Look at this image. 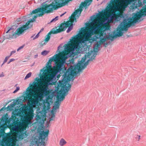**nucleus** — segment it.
<instances>
[{"label":"nucleus","mask_w":146,"mask_h":146,"mask_svg":"<svg viewBox=\"0 0 146 146\" xmlns=\"http://www.w3.org/2000/svg\"><path fill=\"white\" fill-rule=\"evenodd\" d=\"M8 120V118L7 117L6 115H5L3 117V118L1 120V121H2L4 123H5L6 121Z\"/></svg>","instance_id":"7c9ffc66"},{"label":"nucleus","mask_w":146,"mask_h":146,"mask_svg":"<svg viewBox=\"0 0 146 146\" xmlns=\"http://www.w3.org/2000/svg\"><path fill=\"white\" fill-rule=\"evenodd\" d=\"M58 16H56L55 18L53 19L49 23H51L52 22H53L57 20L58 19Z\"/></svg>","instance_id":"ea45409f"},{"label":"nucleus","mask_w":146,"mask_h":146,"mask_svg":"<svg viewBox=\"0 0 146 146\" xmlns=\"http://www.w3.org/2000/svg\"><path fill=\"white\" fill-rule=\"evenodd\" d=\"M31 20H30L29 21H27L25 25H23V27H19L17 28L15 32L13 34L11 32H9L10 30L13 29L12 28H10L6 32V33L3 34L4 35H3L4 39L2 42H3L5 39H10L11 38H15L17 36L21 35L24 33L25 30H26L33 26V24L30 23V22L32 21Z\"/></svg>","instance_id":"423d86ee"},{"label":"nucleus","mask_w":146,"mask_h":146,"mask_svg":"<svg viewBox=\"0 0 146 146\" xmlns=\"http://www.w3.org/2000/svg\"><path fill=\"white\" fill-rule=\"evenodd\" d=\"M106 38L101 37L100 35H95L93 38V41L99 42L100 44L104 43L106 40Z\"/></svg>","instance_id":"dca6fc26"},{"label":"nucleus","mask_w":146,"mask_h":146,"mask_svg":"<svg viewBox=\"0 0 146 146\" xmlns=\"http://www.w3.org/2000/svg\"><path fill=\"white\" fill-rule=\"evenodd\" d=\"M66 13V12H65V13H63V14H62L61 15H60V17H62V16H63V15H64V14H65V13Z\"/></svg>","instance_id":"69168bd1"},{"label":"nucleus","mask_w":146,"mask_h":146,"mask_svg":"<svg viewBox=\"0 0 146 146\" xmlns=\"http://www.w3.org/2000/svg\"><path fill=\"white\" fill-rule=\"evenodd\" d=\"M64 49L65 50H70V47L69 46L66 45L64 47Z\"/></svg>","instance_id":"de8ad7c7"},{"label":"nucleus","mask_w":146,"mask_h":146,"mask_svg":"<svg viewBox=\"0 0 146 146\" xmlns=\"http://www.w3.org/2000/svg\"><path fill=\"white\" fill-rule=\"evenodd\" d=\"M48 36H50V35H51V33H50V32H49L48 33Z\"/></svg>","instance_id":"338daca9"},{"label":"nucleus","mask_w":146,"mask_h":146,"mask_svg":"<svg viewBox=\"0 0 146 146\" xmlns=\"http://www.w3.org/2000/svg\"><path fill=\"white\" fill-rule=\"evenodd\" d=\"M45 104H46V105L47 106V107L49 106L50 105V104L48 102H45V103L44 104V106L45 107H46V106H45Z\"/></svg>","instance_id":"8fccbe9b"},{"label":"nucleus","mask_w":146,"mask_h":146,"mask_svg":"<svg viewBox=\"0 0 146 146\" xmlns=\"http://www.w3.org/2000/svg\"><path fill=\"white\" fill-rule=\"evenodd\" d=\"M12 54H11V53H10V55L9 56H8L9 57V58L12 55Z\"/></svg>","instance_id":"774afa93"},{"label":"nucleus","mask_w":146,"mask_h":146,"mask_svg":"<svg viewBox=\"0 0 146 146\" xmlns=\"http://www.w3.org/2000/svg\"><path fill=\"white\" fill-rule=\"evenodd\" d=\"M43 30H44L43 28L41 29L39 32H40V33L41 32H42V31H43Z\"/></svg>","instance_id":"0e129e2a"},{"label":"nucleus","mask_w":146,"mask_h":146,"mask_svg":"<svg viewBox=\"0 0 146 146\" xmlns=\"http://www.w3.org/2000/svg\"><path fill=\"white\" fill-rule=\"evenodd\" d=\"M2 133L0 132V146H15V144L13 143V140L11 138L8 139H3L1 141V136Z\"/></svg>","instance_id":"1a4fd4ad"},{"label":"nucleus","mask_w":146,"mask_h":146,"mask_svg":"<svg viewBox=\"0 0 146 146\" xmlns=\"http://www.w3.org/2000/svg\"><path fill=\"white\" fill-rule=\"evenodd\" d=\"M32 73L31 72H29V73L27 74L25 77V78L24 79L25 80L26 79L29 77H30Z\"/></svg>","instance_id":"c9c22d12"},{"label":"nucleus","mask_w":146,"mask_h":146,"mask_svg":"<svg viewBox=\"0 0 146 146\" xmlns=\"http://www.w3.org/2000/svg\"><path fill=\"white\" fill-rule=\"evenodd\" d=\"M15 105V104L14 103H11L10 104L7 106V108L10 109L11 108H12L13 106Z\"/></svg>","instance_id":"473e14b6"},{"label":"nucleus","mask_w":146,"mask_h":146,"mask_svg":"<svg viewBox=\"0 0 146 146\" xmlns=\"http://www.w3.org/2000/svg\"><path fill=\"white\" fill-rule=\"evenodd\" d=\"M88 38H87L86 37H85L83 38L82 39L81 41V43H85L87 40H88Z\"/></svg>","instance_id":"f704fd0d"},{"label":"nucleus","mask_w":146,"mask_h":146,"mask_svg":"<svg viewBox=\"0 0 146 146\" xmlns=\"http://www.w3.org/2000/svg\"><path fill=\"white\" fill-rule=\"evenodd\" d=\"M59 104L58 102H57L55 106H53L52 108L53 110L55 111L58 108H59Z\"/></svg>","instance_id":"cd10ccee"},{"label":"nucleus","mask_w":146,"mask_h":146,"mask_svg":"<svg viewBox=\"0 0 146 146\" xmlns=\"http://www.w3.org/2000/svg\"><path fill=\"white\" fill-rule=\"evenodd\" d=\"M118 2L117 1H115V0H111L110 1V5H111L112 3H116Z\"/></svg>","instance_id":"58836bf2"},{"label":"nucleus","mask_w":146,"mask_h":146,"mask_svg":"<svg viewBox=\"0 0 146 146\" xmlns=\"http://www.w3.org/2000/svg\"><path fill=\"white\" fill-rule=\"evenodd\" d=\"M85 4L84 3H82L80 5L79 8L78 9L76 10L74 13V14L72 15L70 19L71 20H73V21H72L73 22L74 21L76 22L77 17H79L80 16L81 12L83 10V7L84 6Z\"/></svg>","instance_id":"6e6552de"},{"label":"nucleus","mask_w":146,"mask_h":146,"mask_svg":"<svg viewBox=\"0 0 146 146\" xmlns=\"http://www.w3.org/2000/svg\"><path fill=\"white\" fill-rule=\"evenodd\" d=\"M142 10L137 12L136 13H134L132 18L128 17L125 15L119 13L116 15L115 20L117 21L123 20L120 24L119 31L117 33H111L109 37V39L111 40L114 38L121 36L123 35L124 31H126L127 28L130 27L132 25H134L138 21V19L142 18L146 15V0H142Z\"/></svg>","instance_id":"f257e3e1"},{"label":"nucleus","mask_w":146,"mask_h":146,"mask_svg":"<svg viewBox=\"0 0 146 146\" xmlns=\"http://www.w3.org/2000/svg\"><path fill=\"white\" fill-rule=\"evenodd\" d=\"M82 33L79 32L76 35L74 36L71 38L72 39H70L71 41H73L74 43L76 42L77 40L82 37Z\"/></svg>","instance_id":"a211bd4d"},{"label":"nucleus","mask_w":146,"mask_h":146,"mask_svg":"<svg viewBox=\"0 0 146 146\" xmlns=\"http://www.w3.org/2000/svg\"><path fill=\"white\" fill-rule=\"evenodd\" d=\"M24 131L23 129L22 128L17 132V134L19 139H23L24 137L25 133L24 132Z\"/></svg>","instance_id":"6ab92c4d"},{"label":"nucleus","mask_w":146,"mask_h":146,"mask_svg":"<svg viewBox=\"0 0 146 146\" xmlns=\"http://www.w3.org/2000/svg\"><path fill=\"white\" fill-rule=\"evenodd\" d=\"M60 55L59 54H57L51 57L49 60L48 62L47 63L46 68L49 69L51 68V62L53 60L55 62L58 61L59 60Z\"/></svg>","instance_id":"ddd939ff"},{"label":"nucleus","mask_w":146,"mask_h":146,"mask_svg":"<svg viewBox=\"0 0 146 146\" xmlns=\"http://www.w3.org/2000/svg\"><path fill=\"white\" fill-rule=\"evenodd\" d=\"M68 92L66 90L64 89L60 90L59 91V96L57 99V100L60 102L64 100L65 98V96H66L68 94Z\"/></svg>","instance_id":"4468645a"},{"label":"nucleus","mask_w":146,"mask_h":146,"mask_svg":"<svg viewBox=\"0 0 146 146\" xmlns=\"http://www.w3.org/2000/svg\"><path fill=\"white\" fill-rule=\"evenodd\" d=\"M53 117H51L49 119V121H52L54 120V118Z\"/></svg>","instance_id":"4d7b16f0"},{"label":"nucleus","mask_w":146,"mask_h":146,"mask_svg":"<svg viewBox=\"0 0 146 146\" xmlns=\"http://www.w3.org/2000/svg\"><path fill=\"white\" fill-rule=\"evenodd\" d=\"M125 3L128 5L133 4L135 8L140 7L142 5V0H126Z\"/></svg>","instance_id":"f8f14e48"},{"label":"nucleus","mask_w":146,"mask_h":146,"mask_svg":"<svg viewBox=\"0 0 146 146\" xmlns=\"http://www.w3.org/2000/svg\"><path fill=\"white\" fill-rule=\"evenodd\" d=\"M72 21H73V20H72ZM76 22H75L74 21L73 22L71 19H70L69 21L67 22L66 23H68L69 24V26L70 25L66 31V32L67 33H69L72 29L73 25H75V23Z\"/></svg>","instance_id":"f3484780"},{"label":"nucleus","mask_w":146,"mask_h":146,"mask_svg":"<svg viewBox=\"0 0 146 146\" xmlns=\"http://www.w3.org/2000/svg\"><path fill=\"white\" fill-rule=\"evenodd\" d=\"M49 52L48 51L44 50L41 53V54L43 56H46Z\"/></svg>","instance_id":"2f4dec72"},{"label":"nucleus","mask_w":146,"mask_h":146,"mask_svg":"<svg viewBox=\"0 0 146 146\" xmlns=\"http://www.w3.org/2000/svg\"><path fill=\"white\" fill-rule=\"evenodd\" d=\"M66 62V59H64L61 60L58 64H64V65L62 68V69L58 74L60 76V77L62 75L63 78L62 80H59V84L58 86H59L60 87H61L60 90L64 89V90H66V91H68L70 89L71 85L68 81H70L71 79L72 81H73L74 78V76L77 75L78 73L74 72L73 71H72L69 68L66 70V68L64 66Z\"/></svg>","instance_id":"20e7f679"},{"label":"nucleus","mask_w":146,"mask_h":146,"mask_svg":"<svg viewBox=\"0 0 146 146\" xmlns=\"http://www.w3.org/2000/svg\"><path fill=\"white\" fill-rule=\"evenodd\" d=\"M18 120H19L17 121L16 120V124L17 125L19 128L20 127H23L24 125V123L22 120L20 119V121L19 119Z\"/></svg>","instance_id":"393cba45"},{"label":"nucleus","mask_w":146,"mask_h":146,"mask_svg":"<svg viewBox=\"0 0 146 146\" xmlns=\"http://www.w3.org/2000/svg\"><path fill=\"white\" fill-rule=\"evenodd\" d=\"M121 7V5H115L113 6V7L114 9H118V8H120Z\"/></svg>","instance_id":"4c0bfd02"},{"label":"nucleus","mask_w":146,"mask_h":146,"mask_svg":"<svg viewBox=\"0 0 146 146\" xmlns=\"http://www.w3.org/2000/svg\"><path fill=\"white\" fill-rule=\"evenodd\" d=\"M74 52L73 51H72L71 53H70V55L71 56H74V54L73 53H74Z\"/></svg>","instance_id":"052dcab7"},{"label":"nucleus","mask_w":146,"mask_h":146,"mask_svg":"<svg viewBox=\"0 0 146 146\" xmlns=\"http://www.w3.org/2000/svg\"><path fill=\"white\" fill-rule=\"evenodd\" d=\"M95 15H93L91 17V19L92 20H93L95 19Z\"/></svg>","instance_id":"6e6d98bb"},{"label":"nucleus","mask_w":146,"mask_h":146,"mask_svg":"<svg viewBox=\"0 0 146 146\" xmlns=\"http://www.w3.org/2000/svg\"><path fill=\"white\" fill-rule=\"evenodd\" d=\"M33 118L32 116L28 114H25L21 117V120H22L25 124H31L32 122L30 120Z\"/></svg>","instance_id":"9d476101"},{"label":"nucleus","mask_w":146,"mask_h":146,"mask_svg":"<svg viewBox=\"0 0 146 146\" xmlns=\"http://www.w3.org/2000/svg\"><path fill=\"white\" fill-rule=\"evenodd\" d=\"M88 32L89 34H91V36H92L94 33V30L92 29H90L89 30Z\"/></svg>","instance_id":"e433bc0d"},{"label":"nucleus","mask_w":146,"mask_h":146,"mask_svg":"<svg viewBox=\"0 0 146 146\" xmlns=\"http://www.w3.org/2000/svg\"><path fill=\"white\" fill-rule=\"evenodd\" d=\"M38 81V77L36 78L35 79L34 81L32 83L29 84V86L26 90L25 93V98L27 99H30L32 96L36 98L37 96L35 93L36 92V89L38 87V85H40Z\"/></svg>","instance_id":"0eeeda50"},{"label":"nucleus","mask_w":146,"mask_h":146,"mask_svg":"<svg viewBox=\"0 0 146 146\" xmlns=\"http://www.w3.org/2000/svg\"><path fill=\"white\" fill-rule=\"evenodd\" d=\"M63 64H58L48 77H44L43 75H41L40 76V79L38 78L40 85L43 87L40 89L41 92L45 94H46L49 90L48 88L49 85L54 84L56 81V78L58 79L60 77V76L58 74L62 69Z\"/></svg>","instance_id":"7ed1b4c3"},{"label":"nucleus","mask_w":146,"mask_h":146,"mask_svg":"<svg viewBox=\"0 0 146 146\" xmlns=\"http://www.w3.org/2000/svg\"><path fill=\"white\" fill-rule=\"evenodd\" d=\"M66 143V141L63 139H61L60 141L59 144L60 146H63Z\"/></svg>","instance_id":"bb28decb"},{"label":"nucleus","mask_w":146,"mask_h":146,"mask_svg":"<svg viewBox=\"0 0 146 146\" xmlns=\"http://www.w3.org/2000/svg\"><path fill=\"white\" fill-rule=\"evenodd\" d=\"M20 128L16 124L14 125V126L12 128V130L16 132L18 131V130H19Z\"/></svg>","instance_id":"a878e982"},{"label":"nucleus","mask_w":146,"mask_h":146,"mask_svg":"<svg viewBox=\"0 0 146 146\" xmlns=\"http://www.w3.org/2000/svg\"><path fill=\"white\" fill-rule=\"evenodd\" d=\"M30 102H31L30 106L32 107L38 105V99L36 98L35 100L33 98H32L30 100Z\"/></svg>","instance_id":"4be33fe9"},{"label":"nucleus","mask_w":146,"mask_h":146,"mask_svg":"<svg viewBox=\"0 0 146 146\" xmlns=\"http://www.w3.org/2000/svg\"><path fill=\"white\" fill-rule=\"evenodd\" d=\"M38 54H36L34 56V58H36L38 57Z\"/></svg>","instance_id":"e2e57ef3"},{"label":"nucleus","mask_w":146,"mask_h":146,"mask_svg":"<svg viewBox=\"0 0 146 146\" xmlns=\"http://www.w3.org/2000/svg\"><path fill=\"white\" fill-rule=\"evenodd\" d=\"M24 46V45H23L22 46L19 47L17 49V51H19L20 50L23 48Z\"/></svg>","instance_id":"603ef678"},{"label":"nucleus","mask_w":146,"mask_h":146,"mask_svg":"<svg viewBox=\"0 0 146 146\" xmlns=\"http://www.w3.org/2000/svg\"><path fill=\"white\" fill-rule=\"evenodd\" d=\"M69 26V24L68 23H63L62 24L59 28L56 29H54L51 32L54 34H56L60 33L62 31H65L67 27Z\"/></svg>","instance_id":"9b49d317"},{"label":"nucleus","mask_w":146,"mask_h":146,"mask_svg":"<svg viewBox=\"0 0 146 146\" xmlns=\"http://www.w3.org/2000/svg\"><path fill=\"white\" fill-rule=\"evenodd\" d=\"M4 74L2 72L1 74H0V77H4Z\"/></svg>","instance_id":"5fc2aeb1"},{"label":"nucleus","mask_w":146,"mask_h":146,"mask_svg":"<svg viewBox=\"0 0 146 146\" xmlns=\"http://www.w3.org/2000/svg\"><path fill=\"white\" fill-rule=\"evenodd\" d=\"M9 58V56H7L5 58V59L4 60V61H3V64H2V65H1V66H2L6 62H7V60H8V59Z\"/></svg>","instance_id":"a19ab883"},{"label":"nucleus","mask_w":146,"mask_h":146,"mask_svg":"<svg viewBox=\"0 0 146 146\" xmlns=\"http://www.w3.org/2000/svg\"><path fill=\"white\" fill-rule=\"evenodd\" d=\"M137 136L138 137H135V139H138V141H139L140 139L141 136L137 135Z\"/></svg>","instance_id":"3c124183"},{"label":"nucleus","mask_w":146,"mask_h":146,"mask_svg":"<svg viewBox=\"0 0 146 146\" xmlns=\"http://www.w3.org/2000/svg\"><path fill=\"white\" fill-rule=\"evenodd\" d=\"M15 60V59L14 58H11L10 60V62H11L14 61Z\"/></svg>","instance_id":"680f3d73"},{"label":"nucleus","mask_w":146,"mask_h":146,"mask_svg":"<svg viewBox=\"0 0 146 146\" xmlns=\"http://www.w3.org/2000/svg\"><path fill=\"white\" fill-rule=\"evenodd\" d=\"M46 38H45V40L46 42H48L50 39V36L47 35L46 36Z\"/></svg>","instance_id":"c03bdc74"},{"label":"nucleus","mask_w":146,"mask_h":146,"mask_svg":"<svg viewBox=\"0 0 146 146\" xmlns=\"http://www.w3.org/2000/svg\"><path fill=\"white\" fill-rule=\"evenodd\" d=\"M91 36V34H90L88 32L85 34V37H86L87 38H88L89 37Z\"/></svg>","instance_id":"37998d69"},{"label":"nucleus","mask_w":146,"mask_h":146,"mask_svg":"<svg viewBox=\"0 0 146 146\" xmlns=\"http://www.w3.org/2000/svg\"><path fill=\"white\" fill-rule=\"evenodd\" d=\"M16 51L15 50L12 51L11 52V53L12 54L16 52Z\"/></svg>","instance_id":"bf43d9fd"},{"label":"nucleus","mask_w":146,"mask_h":146,"mask_svg":"<svg viewBox=\"0 0 146 146\" xmlns=\"http://www.w3.org/2000/svg\"><path fill=\"white\" fill-rule=\"evenodd\" d=\"M81 42H77L73 45H71L73 48L75 49H80V48Z\"/></svg>","instance_id":"5701e85b"},{"label":"nucleus","mask_w":146,"mask_h":146,"mask_svg":"<svg viewBox=\"0 0 146 146\" xmlns=\"http://www.w3.org/2000/svg\"><path fill=\"white\" fill-rule=\"evenodd\" d=\"M21 99H19L16 100L15 101V102L17 104H22L23 103L22 102H21Z\"/></svg>","instance_id":"a18cd8bd"},{"label":"nucleus","mask_w":146,"mask_h":146,"mask_svg":"<svg viewBox=\"0 0 146 146\" xmlns=\"http://www.w3.org/2000/svg\"><path fill=\"white\" fill-rule=\"evenodd\" d=\"M49 133V131L48 130L46 131H42L40 133V136L39 137V139H41V142L42 143L43 145H44L45 144V142L44 141V139L46 138V136H47L48 135Z\"/></svg>","instance_id":"2eb2a0df"},{"label":"nucleus","mask_w":146,"mask_h":146,"mask_svg":"<svg viewBox=\"0 0 146 146\" xmlns=\"http://www.w3.org/2000/svg\"><path fill=\"white\" fill-rule=\"evenodd\" d=\"M111 20V19L110 18H106V21L107 22Z\"/></svg>","instance_id":"13d9d810"},{"label":"nucleus","mask_w":146,"mask_h":146,"mask_svg":"<svg viewBox=\"0 0 146 146\" xmlns=\"http://www.w3.org/2000/svg\"><path fill=\"white\" fill-rule=\"evenodd\" d=\"M24 113L23 112H19V111L16 112L15 114L13 115V116L14 117H17V120H19L18 119H21V117L24 115Z\"/></svg>","instance_id":"412c9836"},{"label":"nucleus","mask_w":146,"mask_h":146,"mask_svg":"<svg viewBox=\"0 0 146 146\" xmlns=\"http://www.w3.org/2000/svg\"><path fill=\"white\" fill-rule=\"evenodd\" d=\"M96 56V55H93L86 62H85L86 58H82L81 60L78 61V63L77 64L74 65L73 66L72 65L74 64V59L70 58L69 59L68 58H67L68 60H67L66 64L68 65L69 64L71 65L69 68L72 71H73L74 72H75V71H76L77 72L76 73H78L80 72L82 70H83L88 65L89 61H93V60L94 59Z\"/></svg>","instance_id":"39448f33"},{"label":"nucleus","mask_w":146,"mask_h":146,"mask_svg":"<svg viewBox=\"0 0 146 146\" xmlns=\"http://www.w3.org/2000/svg\"><path fill=\"white\" fill-rule=\"evenodd\" d=\"M93 0H88L86 3V5H89L92 1Z\"/></svg>","instance_id":"49530a36"},{"label":"nucleus","mask_w":146,"mask_h":146,"mask_svg":"<svg viewBox=\"0 0 146 146\" xmlns=\"http://www.w3.org/2000/svg\"><path fill=\"white\" fill-rule=\"evenodd\" d=\"M5 123L1 121L0 122V128L2 127V129H3V127H4V125Z\"/></svg>","instance_id":"79ce46f5"},{"label":"nucleus","mask_w":146,"mask_h":146,"mask_svg":"<svg viewBox=\"0 0 146 146\" xmlns=\"http://www.w3.org/2000/svg\"><path fill=\"white\" fill-rule=\"evenodd\" d=\"M51 113H52V117H54L55 116V113H54V111H53L52 110L51 111Z\"/></svg>","instance_id":"864d4df0"},{"label":"nucleus","mask_w":146,"mask_h":146,"mask_svg":"<svg viewBox=\"0 0 146 146\" xmlns=\"http://www.w3.org/2000/svg\"><path fill=\"white\" fill-rule=\"evenodd\" d=\"M88 38H87L86 37H85L83 38L82 39L81 41V43H85L87 40H88Z\"/></svg>","instance_id":"72a5a7b5"},{"label":"nucleus","mask_w":146,"mask_h":146,"mask_svg":"<svg viewBox=\"0 0 146 146\" xmlns=\"http://www.w3.org/2000/svg\"><path fill=\"white\" fill-rule=\"evenodd\" d=\"M56 88L57 89L56 90L52 92L51 95L52 98L55 96L56 97L57 99L59 95V92H58V91L60 88V86H57Z\"/></svg>","instance_id":"aec40b11"},{"label":"nucleus","mask_w":146,"mask_h":146,"mask_svg":"<svg viewBox=\"0 0 146 146\" xmlns=\"http://www.w3.org/2000/svg\"><path fill=\"white\" fill-rule=\"evenodd\" d=\"M40 33V32H38L35 37H34V36L35 35L34 34L33 36H31V38H33V40H35L36 38H37L39 36Z\"/></svg>","instance_id":"c756f323"},{"label":"nucleus","mask_w":146,"mask_h":146,"mask_svg":"<svg viewBox=\"0 0 146 146\" xmlns=\"http://www.w3.org/2000/svg\"><path fill=\"white\" fill-rule=\"evenodd\" d=\"M67 0H55L51 4H45V2L41 4V8H38L37 9L33 10L31 12V15L41 12L40 13H38L35 15L32 19H29L28 21L30 20L32 21L30 22V24H33V22L35 20V18L39 16H42L45 13H50V11H52L54 9H56L58 8V6L62 7L68 3Z\"/></svg>","instance_id":"f03ea898"},{"label":"nucleus","mask_w":146,"mask_h":146,"mask_svg":"<svg viewBox=\"0 0 146 146\" xmlns=\"http://www.w3.org/2000/svg\"><path fill=\"white\" fill-rule=\"evenodd\" d=\"M48 71L47 70H43V72L42 73V75H43V76L44 77H47L48 75Z\"/></svg>","instance_id":"c85d7f7f"},{"label":"nucleus","mask_w":146,"mask_h":146,"mask_svg":"<svg viewBox=\"0 0 146 146\" xmlns=\"http://www.w3.org/2000/svg\"><path fill=\"white\" fill-rule=\"evenodd\" d=\"M96 42V44L94 45V47L93 48V49H94V51H95L96 52H97V51H98L99 50V48H100V44H99V42Z\"/></svg>","instance_id":"b1692460"},{"label":"nucleus","mask_w":146,"mask_h":146,"mask_svg":"<svg viewBox=\"0 0 146 146\" xmlns=\"http://www.w3.org/2000/svg\"><path fill=\"white\" fill-rule=\"evenodd\" d=\"M20 89V88L19 87H17L16 88V89L13 91V93H15L17 92Z\"/></svg>","instance_id":"09e8293b"}]
</instances>
